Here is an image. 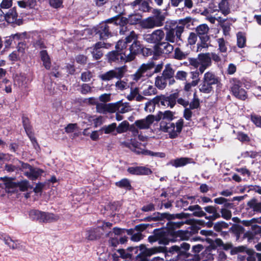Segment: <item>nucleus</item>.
Returning a JSON list of instances; mask_svg holds the SVG:
<instances>
[{
  "label": "nucleus",
  "mask_w": 261,
  "mask_h": 261,
  "mask_svg": "<svg viewBox=\"0 0 261 261\" xmlns=\"http://www.w3.org/2000/svg\"><path fill=\"white\" fill-rule=\"evenodd\" d=\"M204 210L208 213L211 214L209 216L205 215V218L211 221H214L220 217V215L217 212V208L213 206H207L204 208Z\"/></svg>",
  "instance_id": "27"
},
{
  "label": "nucleus",
  "mask_w": 261,
  "mask_h": 261,
  "mask_svg": "<svg viewBox=\"0 0 261 261\" xmlns=\"http://www.w3.org/2000/svg\"><path fill=\"white\" fill-rule=\"evenodd\" d=\"M202 79L211 84L212 86L214 85H218L220 82V80L219 77L211 71H207L205 72L203 75Z\"/></svg>",
  "instance_id": "24"
},
{
  "label": "nucleus",
  "mask_w": 261,
  "mask_h": 261,
  "mask_svg": "<svg viewBox=\"0 0 261 261\" xmlns=\"http://www.w3.org/2000/svg\"><path fill=\"white\" fill-rule=\"evenodd\" d=\"M209 28L205 24H200L196 28V32L200 38H203L204 41H208L209 37L207 35Z\"/></svg>",
  "instance_id": "29"
},
{
  "label": "nucleus",
  "mask_w": 261,
  "mask_h": 261,
  "mask_svg": "<svg viewBox=\"0 0 261 261\" xmlns=\"http://www.w3.org/2000/svg\"><path fill=\"white\" fill-rule=\"evenodd\" d=\"M190 108L191 109H197L199 106V100L197 97L196 93L194 94V98L193 100L190 102Z\"/></svg>",
  "instance_id": "57"
},
{
  "label": "nucleus",
  "mask_w": 261,
  "mask_h": 261,
  "mask_svg": "<svg viewBox=\"0 0 261 261\" xmlns=\"http://www.w3.org/2000/svg\"><path fill=\"white\" fill-rule=\"evenodd\" d=\"M142 49L143 47L140 42L137 40H135L130 46L129 48L128 49H127L128 52L126 53V55L127 57H129V56L132 57V60H133L135 58V56L141 52Z\"/></svg>",
  "instance_id": "19"
},
{
  "label": "nucleus",
  "mask_w": 261,
  "mask_h": 261,
  "mask_svg": "<svg viewBox=\"0 0 261 261\" xmlns=\"http://www.w3.org/2000/svg\"><path fill=\"white\" fill-rule=\"evenodd\" d=\"M45 184L39 182L36 184V187L34 188V192L35 193L37 196H40L42 194V190L45 187Z\"/></svg>",
  "instance_id": "54"
},
{
  "label": "nucleus",
  "mask_w": 261,
  "mask_h": 261,
  "mask_svg": "<svg viewBox=\"0 0 261 261\" xmlns=\"http://www.w3.org/2000/svg\"><path fill=\"white\" fill-rule=\"evenodd\" d=\"M218 44V50L220 53H226L227 50V42L223 38H218L217 40Z\"/></svg>",
  "instance_id": "42"
},
{
  "label": "nucleus",
  "mask_w": 261,
  "mask_h": 261,
  "mask_svg": "<svg viewBox=\"0 0 261 261\" xmlns=\"http://www.w3.org/2000/svg\"><path fill=\"white\" fill-rule=\"evenodd\" d=\"M142 89V94L144 96H151L156 93V88L152 85L151 82L147 81L141 87Z\"/></svg>",
  "instance_id": "23"
},
{
  "label": "nucleus",
  "mask_w": 261,
  "mask_h": 261,
  "mask_svg": "<svg viewBox=\"0 0 261 261\" xmlns=\"http://www.w3.org/2000/svg\"><path fill=\"white\" fill-rule=\"evenodd\" d=\"M154 66L153 62H149L142 64L136 73L132 75L133 80L136 82L144 81L146 79L151 76L153 73L159 72L163 68V64H160L155 66L153 72H151Z\"/></svg>",
  "instance_id": "1"
},
{
  "label": "nucleus",
  "mask_w": 261,
  "mask_h": 261,
  "mask_svg": "<svg viewBox=\"0 0 261 261\" xmlns=\"http://www.w3.org/2000/svg\"><path fill=\"white\" fill-rule=\"evenodd\" d=\"M6 21L12 24L13 27L22 24V20L21 19H17V17H4Z\"/></svg>",
  "instance_id": "49"
},
{
  "label": "nucleus",
  "mask_w": 261,
  "mask_h": 261,
  "mask_svg": "<svg viewBox=\"0 0 261 261\" xmlns=\"http://www.w3.org/2000/svg\"><path fill=\"white\" fill-rule=\"evenodd\" d=\"M127 171L134 175H149L152 172L149 168L144 166L130 167Z\"/></svg>",
  "instance_id": "21"
},
{
  "label": "nucleus",
  "mask_w": 261,
  "mask_h": 261,
  "mask_svg": "<svg viewBox=\"0 0 261 261\" xmlns=\"http://www.w3.org/2000/svg\"><path fill=\"white\" fill-rule=\"evenodd\" d=\"M22 169L24 174L30 179L33 178V169L31 166L27 164L22 165Z\"/></svg>",
  "instance_id": "47"
},
{
  "label": "nucleus",
  "mask_w": 261,
  "mask_h": 261,
  "mask_svg": "<svg viewBox=\"0 0 261 261\" xmlns=\"http://www.w3.org/2000/svg\"><path fill=\"white\" fill-rule=\"evenodd\" d=\"M113 10L116 13L115 16H122L123 15H126L124 6L122 4H119L117 6H115L113 8Z\"/></svg>",
  "instance_id": "48"
},
{
  "label": "nucleus",
  "mask_w": 261,
  "mask_h": 261,
  "mask_svg": "<svg viewBox=\"0 0 261 261\" xmlns=\"http://www.w3.org/2000/svg\"><path fill=\"white\" fill-rule=\"evenodd\" d=\"M184 27L177 26L168 30L166 33L165 40L171 43L177 42L181 40V35L184 32Z\"/></svg>",
  "instance_id": "8"
},
{
  "label": "nucleus",
  "mask_w": 261,
  "mask_h": 261,
  "mask_svg": "<svg viewBox=\"0 0 261 261\" xmlns=\"http://www.w3.org/2000/svg\"><path fill=\"white\" fill-rule=\"evenodd\" d=\"M238 2L239 0H221L218 4V10L224 16H226L230 13L231 9L236 8Z\"/></svg>",
  "instance_id": "9"
},
{
  "label": "nucleus",
  "mask_w": 261,
  "mask_h": 261,
  "mask_svg": "<svg viewBox=\"0 0 261 261\" xmlns=\"http://www.w3.org/2000/svg\"><path fill=\"white\" fill-rule=\"evenodd\" d=\"M126 98L129 101L136 99L138 101H141L145 99V97L139 94L138 88H135L130 89V93L127 95Z\"/></svg>",
  "instance_id": "26"
},
{
  "label": "nucleus",
  "mask_w": 261,
  "mask_h": 261,
  "mask_svg": "<svg viewBox=\"0 0 261 261\" xmlns=\"http://www.w3.org/2000/svg\"><path fill=\"white\" fill-rule=\"evenodd\" d=\"M152 8L150 7L147 1H144L140 4L139 10L143 12H150Z\"/></svg>",
  "instance_id": "52"
},
{
  "label": "nucleus",
  "mask_w": 261,
  "mask_h": 261,
  "mask_svg": "<svg viewBox=\"0 0 261 261\" xmlns=\"http://www.w3.org/2000/svg\"><path fill=\"white\" fill-rule=\"evenodd\" d=\"M43 217L42 218V222H50L53 221H57L59 217L51 213H45L42 216Z\"/></svg>",
  "instance_id": "41"
},
{
  "label": "nucleus",
  "mask_w": 261,
  "mask_h": 261,
  "mask_svg": "<svg viewBox=\"0 0 261 261\" xmlns=\"http://www.w3.org/2000/svg\"><path fill=\"white\" fill-rule=\"evenodd\" d=\"M227 227L228 224L223 221L218 222L214 225L215 229L218 231H220L223 228H227Z\"/></svg>",
  "instance_id": "63"
},
{
  "label": "nucleus",
  "mask_w": 261,
  "mask_h": 261,
  "mask_svg": "<svg viewBox=\"0 0 261 261\" xmlns=\"http://www.w3.org/2000/svg\"><path fill=\"white\" fill-rule=\"evenodd\" d=\"M155 120L154 115H149L144 119L136 120L134 125L140 129H148Z\"/></svg>",
  "instance_id": "16"
},
{
  "label": "nucleus",
  "mask_w": 261,
  "mask_h": 261,
  "mask_svg": "<svg viewBox=\"0 0 261 261\" xmlns=\"http://www.w3.org/2000/svg\"><path fill=\"white\" fill-rule=\"evenodd\" d=\"M182 120H178L176 124L171 122L162 120L160 122V128L162 132L168 133L170 138H176L181 132L183 126Z\"/></svg>",
  "instance_id": "4"
},
{
  "label": "nucleus",
  "mask_w": 261,
  "mask_h": 261,
  "mask_svg": "<svg viewBox=\"0 0 261 261\" xmlns=\"http://www.w3.org/2000/svg\"><path fill=\"white\" fill-rule=\"evenodd\" d=\"M167 79L164 77L163 75L162 76H158L156 77L155 81V85L159 89H164L166 85Z\"/></svg>",
  "instance_id": "39"
},
{
  "label": "nucleus",
  "mask_w": 261,
  "mask_h": 261,
  "mask_svg": "<svg viewBox=\"0 0 261 261\" xmlns=\"http://www.w3.org/2000/svg\"><path fill=\"white\" fill-rule=\"evenodd\" d=\"M178 97V94L176 93L170 94L168 96L161 95L158 96L155 99L160 103V105L165 107H170L172 108L176 103V100Z\"/></svg>",
  "instance_id": "10"
},
{
  "label": "nucleus",
  "mask_w": 261,
  "mask_h": 261,
  "mask_svg": "<svg viewBox=\"0 0 261 261\" xmlns=\"http://www.w3.org/2000/svg\"><path fill=\"white\" fill-rule=\"evenodd\" d=\"M115 86L116 88L120 90H123L128 88L129 86L126 82L123 81H118L116 83Z\"/></svg>",
  "instance_id": "59"
},
{
  "label": "nucleus",
  "mask_w": 261,
  "mask_h": 261,
  "mask_svg": "<svg viewBox=\"0 0 261 261\" xmlns=\"http://www.w3.org/2000/svg\"><path fill=\"white\" fill-rule=\"evenodd\" d=\"M148 240L151 243L158 241L160 244L163 245H167L169 242V239L167 238L166 233L163 230L154 231L153 234L149 236Z\"/></svg>",
  "instance_id": "11"
},
{
  "label": "nucleus",
  "mask_w": 261,
  "mask_h": 261,
  "mask_svg": "<svg viewBox=\"0 0 261 261\" xmlns=\"http://www.w3.org/2000/svg\"><path fill=\"white\" fill-rule=\"evenodd\" d=\"M0 89L7 93H11L12 82L7 79H3L0 82Z\"/></svg>",
  "instance_id": "33"
},
{
  "label": "nucleus",
  "mask_w": 261,
  "mask_h": 261,
  "mask_svg": "<svg viewBox=\"0 0 261 261\" xmlns=\"http://www.w3.org/2000/svg\"><path fill=\"white\" fill-rule=\"evenodd\" d=\"M103 121L104 118L101 116L98 117L94 116V119H93V123H94L95 127L101 125L103 123Z\"/></svg>",
  "instance_id": "64"
},
{
  "label": "nucleus",
  "mask_w": 261,
  "mask_h": 261,
  "mask_svg": "<svg viewBox=\"0 0 261 261\" xmlns=\"http://www.w3.org/2000/svg\"><path fill=\"white\" fill-rule=\"evenodd\" d=\"M251 119L252 122L257 127L261 128V116L252 114L251 115Z\"/></svg>",
  "instance_id": "58"
},
{
  "label": "nucleus",
  "mask_w": 261,
  "mask_h": 261,
  "mask_svg": "<svg viewBox=\"0 0 261 261\" xmlns=\"http://www.w3.org/2000/svg\"><path fill=\"white\" fill-rule=\"evenodd\" d=\"M187 210L193 212V215L195 217H202L206 215L205 213L202 211V208L197 204L189 206Z\"/></svg>",
  "instance_id": "31"
},
{
  "label": "nucleus",
  "mask_w": 261,
  "mask_h": 261,
  "mask_svg": "<svg viewBox=\"0 0 261 261\" xmlns=\"http://www.w3.org/2000/svg\"><path fill=\"white\" fill-rule=\"evenodd\" d=\"M6 188L8 192H14L17 188L21 191H25L29 187V184L27 180H22L20 182H9L6 184Z\"/></svg>",
  "instance_id": "12"
},
{
  "label": "nucleus",
  "mask_w": 261,
  "mask_h": 261,
  "mask_svg": "<svg viewBox=\"0 0 261 261\" xmlns=\"http://www.w3.org/2000/svg\"><path fill=\"white\" fill-rule=\"evenodd\" d=\"M126 71V66H123L115 68L113 70H109L106 73L100 74L99 78L103 81H109L114 78L120 79L124 76Z\"/></svg>",
  "instance_id": "6"
},
{
  "label": "nucleus",
  "mask_w": 261,
  "mask_h": 261,
  "mask_svg": "<svg viewBox=\"0 0 261 261\" xmlns=\"http://www.w3.org/2000/svg\"><path fill=\"white\" fill-rule=\"evenodd\" d=\"M101 130L106 134L112 133L116 130V123H112L108 125H105L101 128Z\"/></svg>",
  "instance_id": "44"
},
{
  "label": "nucleus",
  "mask_w": 261,
  "mask_h": 261,
  "mask_svg": "<svg viewBox=\"0 0 261 261\" xmlns=\"http://www.w3.org/2000/svg\"><path fill=\"white\" fill-rule=\"evenodd\" d=\"M41 60L43 62V65L46 69H48L50 67L51 62L49 55L46 50H43L40 53Z\"/></svg>",
  "instance_id": "34"
},
{
  "label": "nucleus",
  "mask_w": 261,
  "mask_h": 261,
  "mask_svg": "<svg viewBox=\"0 0 261 261\" xmlns=\"http://www.w3.org/2000/svg\"><path fill=\"white\" fill-rule=\"evenodd\" d=\"M184 224L185 223L183 221H178L176 222L169 221L167 223V226L169 229L174 230L177 228L180 227Z\"/></svg>",
  "instance_id": "53"
},
{
  "label": "nucleus",
  "mask_w": 261,
  "mask_h": 261,
  "mask_svg": "<svg viewBox=\"0 0 261 261\" xmlns=\"http://www.w3.org/2000/svg\"><path fill=\"white\" fill-rule=\"evenodd\" d=\"M250 208L254 211L261 212V202H256L255 201H252L248 203Z\"/></svg>",
  "instance_id": "55"
},
{
  "label": "nucleus",
  "mask_w": 261,
  "mask_h": 261,
  "mask_svg": "<svg viewBox=\"0 0 261 261\" xmlns=\"http://www.w3.org/2000/svg\"><path fill=\"white\" fill-rule=\"evenodd\" d=\"M187 54L182 52L179 48H176L174 50V58L178 60H182L186 58Z\"/></svg>",
  "instance_id": "56"
},
{
  "label": "nucleus",
  "mask_w": 261,
  "mask_h": 261,
  "mask_svg": "<svg viewBox=\"0 0 261 261\" xmlns=\"http://www.w3.org/2000/svg\"><path fill=\"white\" fill-rule=\"evenodd\" d=\"M195 200V198L192 196L187 197V198L184 197L180 200V202L182 204V206L185 207L188 205L189 204V201H191V203H192Z\"/></svg>",
  "instance_id": "61"
},
{
  "label": "nucleus",
  "mask_w": 261,
  "mask_h": 261,
  "mask_svg": "<svg viewBox=\"0 0 261 261\" xmlns=\"http://www.w3.org/2000/svg\"><path fill=\"white\" fill-rule=\"evenodd\" d=\"M213 246L218 247L225 250L231 249L232 247L230 243H224L220 239H216L213 243Z\"/></svg>",
  "instance_id": "38"
},
{
  "label": "nucleus",
  "mask_w": 261,
  "mask_h": 261,
  "mask_svg": "<svg viewBox=\"0 0 261 261\" xmlns=\"http://www.w3.org/2000/svg\"><path fill=\"white\" fill-rule=\"evenodd\" d=\"M129 126V123L126 121H123L119 125L116 126V131L117 133L121 134L127 130Z\"/></svg>",
  "instance_id": "45"
},
{
  "label": "nucleus",
  "mask_w": 261,
  "mask_h": 261,
  "mask_svg": "<svg viewBox=\"0 0 261 261\" xmlns=\"http://www.w3.org/2000/svg\"><path fill=\"white\" fill-rule=\"evenodd\" d=\"M113 105V113L117 112L119 113H125L132 110L131 106L128 102H123L122 101H119L115 103H112Z\"/></svg>",
  "instance_id": "18"
},
{
  "label": "nucleus",
  "mask_w": 261,
  "mask_h": 261,
  "mask_svg": "<svg viewBox=\"0 0 261 261\" xmlns=\"http://www.w3.org/2000/svg\"><path fill=\"white\" fill-rule=\"evenodd\" d=\"M193 163L192 159L188 158H180L171 160L167 163V165H171L178 168Z\"/></svg>",
  "instance_id": "22"
},
{
  "label": "nucleus",
  "mask_w": 261,
  "mask_h": 261,
  "mask_svg": "<svg viewBox=\"0 0 261 261\" xmlns=\"http://www.w3.org/2000/svg\"><path fill=\"white\" fill-rule=\"evenodd\" d=\"M152 217L154 221L162 220L164 219L170 221L175 219H182L186 217V214L184 213L170 214L167 213H161L159 212L154 213Z\"/></svg>",
  "instance_id": "14"
},
{
  "label": "nucleus",
  "mask_w": 261,
  "mask_h": 261,
  "mask_svg": "<svg viewBox=\"0 0 261 261\" xmlns=\"http://www.w3.org/2000/svg\"><path fill=\"white\" fill-rule=\"evenodd\" d=\"M0 239L3 240L5 244L12 249H16L19 247L18 240H13L12 238L4 233H0Z\"/></svg>",
  "instance_id": "20"
},
{
  "label": "nucleus",
  "mask_w": 261,
  "mask_h": 261,
  "mask_svg": "<svg viewBox=\"0 0 261 261\" xmlns=\"http://www.w3.org/2000/svg\"><path fill=\"white\" fill-rule=\"evenodd\" d=\"M63 0H49V5L54 8L63 7Z\"/></svg>",
  "instance_id": "60"
},
{
  "label": "nucleus",
  "mask_w": 261,
  "mask_h": 261,
  "mask_svg": "<svg viewBox=\"0 0 261 261\" xmlns=\"http://www.w3.org/2000/svg\"><path fill=\"white\" fill-rule=\"evenodd\" d=\"M97 34L102 39H106L110 35L108 27L105 23H101L98 28Z\"/></svg>",
  "instance_id": "30"
},
{
  "label": "nucleus",
  "mask_w": 261,
  "mask_h": 261,
  "mask_svg": "<svg viewBox=\"0 0 261 261\" xmlns=\"http://www.w3.org/2000/svg\"><path fill=\"white\" fill-rule=\"evenodd\" d=\"M114 23L120 27V33L123 34L126 31V27H125L127 23V19L126 17H114Z\"/></svg>",
  "instance_id": "32"
},
{
  "label": "nucleus",
  "mask_w": 261,
  "mask_h": 261,
  "mask_svg": "<svg viewBox=\"0 0 261 261\" xmlns=\"http://www.w3.org/2000/svg\"><path fill=\"white\" fill-rule=\"evenodd\" d=\"M164 17H147L140 22V25L144 28H152L163 25Z\"/></svg>",
  "instance_id": "13"
},
{
  "label": "nucleus",
  "mask_w": 261,
  "mask_h": 261,
  "mask_svg": "<svg viewBox=\"0 0 261 261\" xmlns=\"http://www.w3.org/2000/svg\"><path fill=\"white\" fill-rule=\"evenodd\" d=\"M0 16H18V14L17 12L16 7L12 8L6 13L0 8Z\"/></svg>",
  "instance_id": "50"
},
{
  "label": "nucleus",
  "mask_w": 261,
  "mask_h": 261,
  "mask_svg": "<svg viewBox=\"0 0 261 261\" xmlns=\"http://www.w3.org/2000/svg\"><path fill=\"white\" fill-rule=\"evenodd\" d=\"M121 144L137 154L155 156L161 158H165L166 156L165 153L164 152H154L145 149V145H142L141 143H139L133 139H131L129 142H122Z\"/></svg>",
  "instance_id": "3"
},
{
  "label": "nucleus",
  "mask_w": 261,
  "mask_h": 261,
  "mask_svg": "<svg viewBox=\"0 0 261 261\" xmlns=\"http://www.w3.org/2000/svg\"><path fill=\"white\" fill-rule=\"evenodd\" d=\"M200 66L199 68L200 74H202L205 70L211 65L212 61L210 53L200 54L198 55Z\"/></svg>",
  "instance_id": "17"
},
{
  "label": "nucleus",
  "mask_w": 261,
  "mask_h": 261,
  "mask_svg": "<svg viewBox=\"0 0 261 261\" xmlns=\"http://www.w3.org/2000/svg\"><path fill=\"white\" fill-rule=\"evenodd\" d=\"M99 237V234H97L95 229H90L86 232V239L89 240H94L97 239Z\"/></svg>",
  "instance_id": "51"
},
{
  "label": "nucleus",
  "mask_w": 261,
  "mask_h": 261,
  "mask_svg": "<svg viewBox=\"0 0 261 261\" xmlns=\"http://www.w3.org/2000/svg\"><path fill=\"white\" fill-rule=\"evenodd\" d=\"M141 254H139L136 257V261H148L147 256H150L153 254L160 252H165L166 248L164 247H155L151 248H146L143 245L139 246Z\"/></svg>",
  "instance_id": "5"
},
{
  "label": "nucleus",
  "mask_w": 261,
  "mask_h": 261,
  "mask_svg": "<svg viewBox=\"0 0 261 261\" xmlns=\"http://www.w3.org/2000/svg\"><path fill=\"white\" fill-rule=\"evenodd\" d=\"M173 119V113L170 111H165L163 112H159L156 117L155 120L156 121L165 120L170 122Z\"/></svg>",
  "instance_id": "28"
},
{
  "label": "nucleus",
  "mask_w": 261,
  "mask_h": 261,
  "mask_svg": "<svg viewBox=\"0 0 261 261\" xmlns=\"http://www.w3.org/2000/svg\"><path fill=\"white\" fill-rule=\"evenodd\" d=\"M198 83V80H194L192 81L191 83H186L184 90L187 92L190 91L193 87L196 86Z\"/></svg>",
  "instance_id": "62"
},
{
  "label": "nucleus",
  "mask_w": 261,
  "mask_h": 261,
  "mask_svg": "<svg viewBox=\"0 0 261 261\" xmlns=\"http://www.w3.org/2000/svg\"><path fill=\"white\" fill-rule=\"evenodd\" d=\"M116 185L121 188H124L126 190H130L132 186L128 179L126 178H123L120 181L116 182Z\"/></svg>",
  "instance_id": "43"
},
{
  "label": "nucleus",
  "mask_w": 261,
  "mask_h": 261,
  "mask_svg": "<svg viewBox=\"0 0 261 261\" xmlns=\"http://www.w3.org/2000/svg\"><path fill=\"white\" fill-rule=\"evenodd\" d=\"M199 89L201 92L205 94L210 93L213 89L212 85L203 79L199 86Z\"/></svg>",
  "instance_id": "35"
},
{
  "label": "nucleus",
  "mask_w": 261,
  "mask_h": 261,
  "mask_svg": "<svg viewBox=\"0 0 261 261\" xmlns=\"http://www.w3.org/2000/svg\"><path fill=\"white\" fill-rule=\"evenodd\" d=\"M230 90L232 94L237 98L245 100L247 98V94L246 91L240 88L241 83L237 79L232 78L230 79Z\"/></svg>",
  "instance_id": "7"
},
{
  "label": "nucleus",
  "mask_w": 261,
  "mask_h": 261,
  "mask_svg": "<svg viewBox=\"0 0 261 261\" xmlns=\"http://www.w3.org/2000/svg\"><path fill=\"white\" fill-rule=\"evenodd\" d=\"M113 106L112 103L106 104L98 102L96 105V110L97 113L100 114H106L107 112L113 113Z\"/></svg>",
  "instance_id": "25"
},
{
  "label": "nucleus",
  "mask_w": 261,
  "mask_h": 261,
  "mask_svg": "<svg viewBox=\"0 0 261 261\" xmlns=\"http://www.w3.org/2000/svg\"><path fill=\"white\" fill-rule=\"evenodd\" d=\"M174 74V70L170 64H168L165 66V68L163 70L162 75L167 79L173 77Z\"/></svg>",
  "instance_id": "40"
},
{
  "label": "nucleus",
  "mask_w": 261,
  "mask_h": 261,
  "mask_svg": "<svg viewBox=\"0 0 261 261\" xmlns=\"http://www.w3.org/2000/svg\"><path fill=\"white\" fill-rule=\"evenodd\" d=\"M22 122L25 131L30 139L31 141L33 140V134L32 131V127L30 124V121L27 117H23L22 118Z\"/></svg>",
  "instance_id": "37"
},
{
  "label": "nucleus",
  "mask_w": 261,
  "mask_h": 261,
  "mask_svg": "<svg viewBox=\"0 0 261 261\" xmlns=\"http://www.w3.org/2000/svg\"><path fill=\"white\" fill-rule=\"evenodd\" d=\"M165 37V34L162 30H157L152 33L144 36V39L150 43H156L161 41Z\"/></svg>",
  "instance_id": "15"
},
{
  "label": "nucleus",
  "mask_w": 261,
  "mask_h": 261,
  "mask_svg": "<svg viewBox=\"0 0 261 261\" xmlns=\"http://www.w3.org/2000/svg\"><path fill=\"white\" fill-rule=\"evenodd\" d=\"M169 42H163L159 44V47L162 50L163 53L169 54L171 53L174 49L173 46L170 44Z\"/></svg>",
  "instance_id": "36"
},
{
  "label": "nucleus",
  "mask_w": 261,
  "mask_h": 261,
  "mask_svg": "<svg viewBox=\"0 0 261 261\" xmlns=\"http://www.w3.org/2000/svg\"><path fill=\"white\" fill-rule=\"evenodd\" d=\"M116 50L109 53L107 58L109 62H129L132 61V57H127L126 53L128 50L126 48V42L119 41L115 47Z\"/></svg>",
  "instance_id": "2"
},
{
  "label": "nucleus",
  "mask_w": 261,
  "mask_h": 261,
  "mask_svg": "<svg viewBox=\"0 0 261 261\" xmlns=\"http://www.w3.org/2000/svg\"><path fill=\"white\" fill-rule=\"evenodd\" d=\"M237 36L238 46L240 48L244 47L246 44V37L244 34L241 32H239L237 34Z\"/></svg>",
  "instance_id": "46"
}]
</instances>
